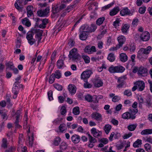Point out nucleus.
Returning a JSON list of instances; mask_svg holds the SVG:
<instances>
[{
    "label": "nucleus",
    "mask_w": 152,
    "mask_h": 152,
    "mask_svg": "<svg viewBox=\"0 0 152 152\" xmlns=\"http://www.w3.org/2000/svg\"><path fill=\"white\" fill-rule=\"evenodd\" d=\"M75 6L76 4H73L71 5L68 6L66 10L67 12H69L72 10L73 8L75 7Z\"/></svg>",
    "instance_id": "53"
},
{
    "label": "nucleus",
    "mask_w": 152,
    "mask_h": 152,
    "mask_svg": "<svg viewBox=\"0 0 152 152\" xmlns=\"http://www.w3.org/2000/svg\"><path fill=\"white\" fill-rule=\"evenodd\" d=\"M32 32L34 34H35V38L37 39L38 40V43L39 44L42 38L43 31L40 29H33L32 30Z\"/></svg>",
    "instance_id": "4"
},
{
    "label": "nucleus",
    "mask_w": 152,
    "mask_h": 152,
    "mask_svg": "<svg viewBox=\"0 0 152 152\" xmlns=\"http://www.w3.org/2000/svg\"><path fill=\"white\" fill-rule=\"evenodd\" d=\"M152 49L151 46H148L146 48H141L138 51L137 57L140 59L144 58L145 54H149Z\"/></svg>",
    "instance_id": "2"
},
{
    "label": "nucleus",
    "mask_w": 152,
    "mask_h": 152,
    "mask_svg": "<svg viewBox=\"0 0 152 152\" xmlns=\"http://www.w3.org/2000/svg\"><path fill=\"white\" fill-rule=\"evenodd\" d=\"M126 40V38L123 36L121 35L119 37H118V40L119 43L118 45L121 47L125 42Z\"/></svg>",
    "instance_id": "18"
},
{
    "label": "nucleus",
    "mask_w": 152,
    "mask_h": 152,
    "mask_svg": "<svg viewBox=\"0 0 152 152\" xmlns=\"http://www.w3.org/2000/svg\"><path fill=\"white\" fill-rule=\"evenodd\" d=\"M92 82L95 87L97 88L100 87L103 85L102 80L98 76H96L92 80Z\"/></svg>",
    "instance_id": "6"
},
{
    "label": "nucleus",
    "mask_w": 152,
    "mask_h": 152,
    "mask_svg": "<svg viewBox=\"0 0 152 152\" xmlns=\"http://www.w3.org/2000/svg\"><path fill=\"white\" fill-rule=\"evenodd\" d=\"M129 112H126L124 113L122 115V118L124 119H134V117L133 116H132Z\"/></svg>",
    "instance_id": "19"
},
{
    "label": "nucleus",
    "mask_w": 152,
    "mask_h": 152,
    "mask_svg": "<svg viewBox=\"0 0 152 152\" xmlns=\"http://www.w3.org/2000/svg\"><path fill=\"white\" fill-rule=\"evenodd\" d=\"M63 119V118L59 117L55 120L53 122V124L55 125H57L59 124L62 121Z\"/></svg>",
    "instance_id": "44"
},
{
    "label": "nucleus",
    "mask_w": 152,
    "mask_h": 152,
    "mask_svg": "<svg viewBox=\"0 0 152 152\" xmlns=\"http://www.w3.org/2000/svg\"><path fill=\"white\" fill-rule=\"evenodd\" d=\"M59 130L61 132H65L67 130V127L65 124H61L58 127Z\"/></svg>",
    "instance_id": "24"
},
{
    "label": "nucleus",
    "mask_w": 152,
    "mask_h": 152,
    "mask_svg": "<svg viewBox=\"0 0 152 152\" xmlns=\"http://www.w3.org/2000/svg\"><path fill=\"white\" fill-rule=\"evenodd\" d=\"M71 138L72 142L74 143H77L80 140V136L76 134L73 135Z\"/></svg>",
    "instance_id": "20"
},
{
    "label": "nucleus",
    "mask_w": 152,
    "mask_h": 152,
    "mask_svg": "<svg viewBox=\"0 0 152 152\" xmlns=\"http://www.w3.org/2000/svg\"><path fill=\"white\" fill-rule=\"evenodd\" d=\"M36 24L39 25V23L40 21L42 22V23L40 24L39 27L41 28H45L46 25L48 23V19L47 18H44L40 19L39 18H37L36 19Z\"/></svg>",
    "instance_id": "5"
},
{
    "label": "nucleus",
    "mask_w": 152,
    "mask_h": 152,
    "mask_svg": "<svg viewBox=\"0 0 152 152\" xmlns=\"http://www.w3.org/2000/svg\"><path fill=\"white\" fill-rule=\"evenodd\" d=\"M79 108L78 107H74L73 109V113L75 115H78L80 114Z\"/></svg>",
    "instance_id": "41"
},
{
    "label": "nucleus",
    "mask_w": 152,
    "mask_h": 152,
    "mask_svg": "<svg viewBox=\"0 0 152 152\" xmlns=\"http://www.w3.org/2000/svg\"><path fill=\"white\" fill-rule=\"evenodd\" d=\"M146 151L148 152H150L151 150V147L150 144L146 143L144 145Z\"/></svg>",
    "instance_id": "55"
},
{
    "label": "nucleus",
    "mask_w": 152,
    "mask_h": 152,
    "mask_svg": "<svg viewBox=\"0 0 152 152\" xmlns=\"http://www.w3.org/2000/svg\"><path fill=\"white\" fill-rule=\"evenodd\" d=\"M105 20L104 17H102L98 18L96 21V25L98 26H100L103 22Z\"/></svg>",
    "instance_id": "35"
},
{
    "label": "nucleus",
    "mask_w": 152,
    "mask_h": 152,
    "mask_svg": "<svg viewBox=\"0 0 152 152\" xmlns=\"http://www.w3.org/2000/svg\"><path fill=\"white\" fill-rule=\"evenodd\" d=\"M85 83L83 84L84 88H90L92 87V85L88 83L87 80L85 81Z\"/></svg>",
    "instance_id": "45"
},
{
    "label": "nucleus",
    "mask_w": 152,
    "mask_h": 152,
    "mask_svg": "<svg viewBox=\"0 0 152 152\" xmlns=\"http://www.w3.org/2000/svg\"><path fill=\"white\" fill-rule=\"evenodd\" d=\"M91 132L93 136L96 138L101 137L102 132L101 131L93 127L91 130Z\"/></svg>",
    "instance_id": "9"
},
{
    "label": "nucleus",
    "mask_w": 152,
    "mask_h": 152,
    "mask_svg": "<svg viewBox=\"0 0 152 152\" xmlns=\"http://www.w3.org/2000/svg\"><path fill=\"white\" fill-rule=\"evenodd\" d=\"M55 77L53 73L50 76L49 80V82L50 84L53 83L55 80Z\"/></svg>",
    "instance_id": "52"
},
{
    "label": "nucleus",
    "mask_w": 152,
    "mask_h": 152,
    "mask_svg": "<svg viewBox=\"0 0 152 152\" xmlns=\"http://www.w3.org/2000/svg\"><path fill=\"white\" fill-rule=\"evenodd\" d=\"M68 90L72 95L74 94L76 91V88L73 85L70 84L68 86Z\"/></svg>",
    "instance_id": "17"
},
{
    "label": "nucleus",
    "mask_w": 152,
    "mask_h": 152,
    "mask_svg": "<svg viewBox=\"0 0 152 152\" xmlns=\"http://www.w3.org/2000/svg\"><path fill=\"white\" fill-rule=\"evenodd\" d=\"M126 78L127 77L126 75L123 76L118 78V82H125L124 80L126 79Z\"/></svg>",
    "instance_id": "57"
},
{
    "label": "nucleus",
    "mask_w": 152,
    "mask_h": 152,
    "mask_svg": "<svg viewBox=\"0 0 152 152\" xmlns=\"http://www.w3.org/2000/svg\"><path fill=\"white\" fill-rule=\"evenodd\" d=\"M67 145L65 142H62L60 146V149L62 150H65L67 148Z\"/></svg>",
    "instance_id": "48"
},
{
    "label": "nucleus",
    "mask_w": 152,
    "mask_h": 152,
    "mask_svg": "<svg viewBox=\"0 0 152 152\" xmlns=\"http://www.w3.org/2000/svg\"><path fill=\"white\" fill-rule=\"evenodd\" d=\"M66 112V108L64 106H62L61 109V115H63Z\"/></svg>",
    "instance_id": "59"
},
{
    "label": "nucleus",
    "mask_w": 152,
    "mask_h": 152,
    "mask_svg": "<svg viewBox=\"0 0 152 152\" xmlns=\"http://www.w3.org/2000/svg\"><path fill=\"white\" fill-rule=\"evenodd\" d=\"M34 34L32 32V31L31 32H28L27 34L26 35V38L28 40H29L32 39L33 38V35Z\"/></svg>",
    "instance_id": "42"
},
{
    "label": "nucleus",
    "mask_w": 152,
    "mask_h": 152,
    "mask_svg": "<svg viewBox=\"0 0 152 152\" xmlns=\"http://www.w3.org/2000/svg\"><path fill=\"white\" fill-rule=\"evenodd\" d=\"M49 8L47 7L44 10H41L37 11V15L40 17L47 16L50 12Z\"/></svg>",
    "instance_id": "8"
},
{
    "label": "nucleus",
    "mask_w": 152,
    "mask_h": 152,
    "mask_svg": "<svg viewBox=\"0 0 152 152\" xmlns=\"http://www.w3.org/2000/svg\"><path fill=\"white\" fill-rule=\"evenodd\" d=\"M88 135L90 142L94 143L96 142V139L95 138L93 137L90 134H88Z\"/></svg>",
    "instance_id": "39"
},
{
    "label": "nucleus",
    "mask_w": 152,
    "mask_h": 152,
    "mask_svg": "<svg viewBox=\"0 0 152 152\" xmlns=\"http://www.w3.org/2000/svg\"><path fill=\"white\" fill-rule=\"evenodd\" d=\"M57 66L58 68L59 69H62L65 66L64 62V61L62 59L58 60L57 61Z\"/></svg>",
    "instance_id": "23"
},
{
    "label": "nucleus",
    "mask_w": 152,
    "mask_h": 152,
    "mask_svg": "<svg viewBox=\"0 0 152 152\" xmlns=\"http://www.w3.org/2000/svg\"><path fill=\"white\" fill-rule=\"evenodd\" d=\"M80 39L82 40H86L87 39L89 33L86 32L85 31H80Z\"/></svg>",
    "instance_id": "21"
},
{
    "label": "nucleus",
    "mask_w": 152,
    "mask_h": 152,
    "mask_svg": "<svg viewBox=\"0 0 152 152\" xmlns=\"http://www.w3.org/2000/svg\"><path fill=\"white\" fill-rule=\"evenodd\" d=\"M142 143L141 140L138 139L134 142L133 146L134 148L139 147Z\"/></svg>",
    "instance_id": "33"
},
{
    "label": "nucleus",
    "mask_w": 152,
    "mask_h": 152,
    "mask_svg": "<svg viewBox=\"0 0 152 152\" xmlns=\"http://www.w3.org/2000/svg\"><path fill=\"white\" fill-rule=\"evenodd\" d=\"M26 128L27 129V135L29 138V145L31 147L33 146V140H34V135L33 132L31 133V135L30 136L29 135V133L30 132L31 129H32V127L31 126H29L26 127Z\"/></svg>",
    "instance_id": "7"
},
{
    "label": "nucleus",
    "mask_w": 152,
    "mask_h": 152,
    "mask_svg": "<svg viewBox=\"0 0 152 152\" xmlns=\"http://www.w3.org/2000/svg\"><path fill=\"white\" fill-rule=\"evenodd\" d=\"M61 139L59 137H58L55 138L54 144L56 146H58L61 142Z\"/></svg>",
    "instance_id": "46"
},
{
    "label": "nucleus",
    "mask_w": 152,
    "mask_h": 152,
    "mask_svg": "<svg viewBox=\"0 0 152 152\" xmlns=\"http://www.w3.org/2000/svg\"><path fill=\"white\" fill-rule=\"evenodd\" d=\"M134 84L137 86L138 91H142L145 88V83L143 81H138L134 83Z\"/></svg>",
    "instance_id": "12"
},
{
    "label": "nucleus",
    "mask_w": 152,
    "mask_h": 152,
    "mask_svg": "<svg viewBox=\"0 0 152 152\" xmlns=\"http://www.w3.org/2000/svg\"><path fill=\"white\" fill-rule=\"evenodd\" d=\"M130 26L129 24H126L124 25L122 27L121 30L124 33H127V30L129 29Z\"/></svg>",
    "instance_id": "26"
},
{
    "label": "nucleus",
    "mask_w": 152,
    "mask_h": 152,
    "mask_svg": "<svg viewBox=\"0 0 152 152\" xmlns=\"http://www.w3.org/2000/svg\"><path fill=\"white\" fill-rule=\"evenodd\" d=\"M152 134V129H146L142 130L141 132L142 135L148 134Z\"/></svg>",
    "instance_id": "32"
},
{
    "label": "nucleus",
    "mask_w": 152,
    "mask_h": 152,
    "mask_svg": "<svg viewBox=\"0 0 152 152\" xmlns=\"http://www.w3.org/2000/svg\"><path fill=\"white\" fill-rule=\"evenodd\" d=\"M120 14L122 16L126 15H132V14L127 7H126L122 9L121 11Z\"/></svg>",
    "instance_id": "16"
},
{
    "label": "nucleus",
    "mask_w": 152,
    "mask_h": 152,
    "mask_svg": "<svg viewBox=\"0 0 152 152\" xmlns=\"http://www.w3.org/2000/svg\"><path fill=\"white\" fill-rule=\"evenodd\" d=\"M139 20L137 18H135L132 21V24L133 26H137Z\"/></svg>",
    "instance_id": "54"
},
{
    "label": "nucleus",
    "mask_w": 152,
    "mask_h": 152,
    "mask_svg": "<svg viewBox=\"0 0 152 152\" xmlns=\"http://www.w3.org/2000/svg\"><path fill=\"white\" fill-rule=\"evenodd\" d=\"M135 46L134 44L131 43L130 44L129 48L130 51V52H134L135 50Z\"/></svg>",
    "instance_id": "64"
},
{
    "label": "nucleus",
    "mask_w": 152,
    "mask_h": 152,
    "mask_svg": "<svg viewBox=\"0 0 152 152\" xmlns=\"http://www.w3.org/2000/svg\"><path fill=\"white\" fill-rule=\"evenodd\" d=\"M53 75L56 78L59 79L61 77V73L59 70H56Z\"/></svg>",
    "instance_id": "40"
},
{
    "label": "nucleus",
    "mask_w": 152,
    "mask_h": 152,
    "mask_svg": "<svg viewBox=\"0 0 152 152\" xmlns=\"http://www.w3.org/2000/svg\"><path fill=\"white\" fill-rule=\"evenodd\" d=\"M21 111L20 110H19L17 111L15 113V118L20 119L22 118V116L21 115Z\"/></svg>",
    "instance_id": "51"
},
{
    "label": "nucleus",
    "mask_w": 152,
    "mask_h": 152,
    "mask_svg": "<svg viewBox=\"0 0 152 152\" xmlns=\"http://www.w3.org/2000/svg\"><path fill=\"white\" fill-rule=\"evenodd\" d=\"M22 23L25 25L27 27H29L31 25V23L29 21V20L26 18H25L22 19Z\"/></svg>",
    "instance_id": "27"
},
{
    "label": "nucleus",
    "mask_w": 152,
    "mask_h": 152,
    "mask_svg": "<svg viewBox=\"0 0 152 152\" xmlns=\"http://www.w3.org/2000/svg\"><path fill=\"white\" fill-rule=\"evenodd\" d=\"M129 112L131 114L132 116H133L134 117L135 119L136 117L135 115L138 112V110L137 109L134 108V109L130 108Z\"/></svg>",
    "instance_id": "31"
},
{
    "label": "nucleus",
    "mask_w": 152,
    "mask_h": 152,
    "mask_svg": "<svg viewBox=\"0 0 152 152\" xmlns=\"http://www.w3.org/2000/svg\"><path fill=\"white\" fill-rule=\"evenodd\" d=\"M150 37L149 33L147 31H145L141 34L140 38L143 41H147L149 39Z\"/></svg>",
    "instance_id": "14"
},
{
    "label": "nucleus",
    "mask_w": 152,
    "mask_h": 152,
    "mask_svg": "<svg viewBox=\"0 0 152 152\" xmlns=\"http://www.w3.org/2000/svg\"><path fill=\"white\" fill-rule=\"evenodd\" d=\"M91 74V71L90 70L85 71L81 74V78L82 80H86L90 77Z\"/></svg>",
    "instance_id": "11"
},
{
    "label": "nucleus",
    "mask_w": 152,
    "mask_h": 152,
    "mask_svg": "<svg viewBox=\"0 0 152 152\" xmlns=\"http://www.w3.org/2000/svg\"><path fill=\"white\" fill-rule=\"evenodd\" d=\"M120 20L119 19H116L115 21L113 22V26L115 28H117L119 26Z\"/></svg>",
    "instance_id": "56"
},
{
    "label": "nucleus",
    "mask_w": 152,
    "mask_h": 152,
    "mask_svg": "<svg viewBox=\"0 0 152 152\" xmlns=\"http://www.w3.org/2000/svg\"><path fill=\"white\" fill-rule=\"evenodd\" d=\"M97 98L98 97L97 96H95L94 98L95 99L93 100H92L93 98L92 96L89 94H88L85 96V99L88 102H93L95 103H97L98 102V101L97 99Z\"/></svg>",
    "instance_id": "15"
},
{
    "label": "nucleus",
    "mask_w": 152,
    "mask_h": 152,
    "mask_svg": "<svg viewBox=\"0 0 152 152\" xmlns=\"http://www.w3.org/2000/svg\"><path fill=\"white\" fill-rule=\"evenodd\" d=\"M146 7L144 6L140 7L139 10V13L141 14H144L146 11Z\"/></svg>",
    "instance_id": "60"
},
{
    "label": "nucleus",
    "mask_w": 152,
    "mask_h": 152,
    "mask_svg": "<svg viewBox=\"0 0 152 152\" xmlns=\"http://www.w3.org/2000/svg\"><path fill=\"white\" fill-rule=\"evenodd\" d=\"M12 92L14 94L13 98L14 99H15L17 98L18 94V93L19 89H15V88H12Z\"/></svg>",
    "instance_id": "43"
},
{
    "label": "nucleus",
    "mask_w": 152,
    "mask_h": 152,
    "mask_svg": "<svg viewBox=\"0 0 152 152\" xmlns=\"http://www.w3.org/2000/svg\"><path fill=\"white\" fill-rule=\"evenodd\" d=\"M124 94L127 96H130L132 95L131 90L129 89L125 90L124 92Z\"/></svg>",
    "instance_id": "62"
},
{
    "label": "nucleus",
    "mask_w": 152,
    "mask_h": 152,
    "mask_svg": "<svg viewBox=\"0 0 152 152\" xmlns=\"http://www.w3.org/2000/svg\"><path fill=\"white\" fill-rule=\"evenodd\" d=\"M48 97L49 100L51 101L53 99V92L52 91L50 90L49 91L48 93Z\"/></svg>",
    "instance_id": "61"
},
{
    "label": "nucleus",
    "mask_w": 152,
    "mask_h": 152,
    "mask_svg": "<svg viewBox=\"0 0 152 152\" xmlns=\"http://www.w3.org/2000/svg\"><path fill=\"white\" fill-rule=\"evenodd\" d=\"M82 57L86 63H89L90 62V58L88 56L86 55H83Z\"/></svg>",
    "instance_id": "47"
},
{
    "label": "nucleus",
    "mask_w": 152,
    "mask_h": 152,
    "mask_svg": "<svg viewBox=\"0 0 152 152\" xmlns=\"http://www.w3.org/2000/svg\"><path fill=\"white\" fill-rule=\"evenodd\" d=\"M147 72V69L143 67H140L138 71V73L139 74L142 75L143 74H145Z\"/></svg>",
    "instance_id": "38"
},
{
    "label": "nucleus",
    "mask_w": 152,
    "mask_h": 152,
    "mask_svg": "<svg viewBox=\"0 0 152 152\" xmlns=\"http://www.w3.org/2000/svg\"><path fill=\"white\" fill-rule=\"evenodd\" d=\"M25 0H17L15 3V8L19 11H22L23 9V4Z\"/></svg>",
    "instance_id": "13"
},
{
    "label": "nucleus",
    "mask_w": 152,
    "mask_h": 152,
    "mask_svg": "<svg viewBox=\"0 0 152 152\" xmlns=\"http://www.w3.org/2000/svg\"><path fill=\"white\" fill-rule=\"evenodd\" d=\"M70 59H72L73 61L78 60L81 58V56L77 52V49L74 48L69 51L68 55Z\"/></svg>",
    "instance_id": "3"
},
{
    "label": "nucleus",
    "mask_w": 152,
    "mask_h": 152,
    "mask_svg": "<svg viewBox=\"0 0 152 152\" xmlns=\"http://www.w3.org/2000/svg\"><path fill=\"white\" fill-rule=\"evenodd\" d=\"M120 58L121 61L123 62H125L128 60V57L126 54L122 53L120 55Z\"/></svg>",
    "instance_id": "25"
},
{
    "label": "nucleus",
    "mask_w": 152,
    "mask_h": 152,
    "mask_svg": "<svg viewBox=\"0 0 152 152\" xmlns=\"http://www.w3.org/2000/svg\"><path fill=\"white\" fill-rule=\"evenodd\" d=\"M53 86L56 89L59 91H61L62 90V86L58 84H54L53 85Z\"/></svg>",
    "instance_id": "49"
},
{
    "label": "nucleus",
    "mask_w": 152,
    "mask_h": 152,
    "mask_svg": "<svg viewBox=\"0 0 152 152\" xmlns=\"http://www.w3.org/2000/svg\"><path fill=\"white\" fill-rule=\"evenodd\" d=\"M107 59L110 62L114 61L115 59V56L113 53H110L107 57Z\"/></svg>",
    "instance_id": "36"
},
{
    "label": "nucleus",
    "mask_w": 152,
    "mask_h": 152,
    "mask_svg": "<svg viewBox=\"0 0 152 152\" xmlns=\"http://www.w3.org/2000/svg\"><path fill=\"white\" fill-rule=\"evenodd\" d=\"M111 128V126L109 124L105 125L104 127V130L106 133L107 134L109 133Z\"/></svg>",
    "instance_id": "37"
},
{
    "label": "nucleus",
    "mask_w": 152,
    "mask_h": 152,
    "mask_svg": "<svg viewBox=\"0 0 152 152\" xmlns=\"http://www.w3.org/2000/svg\"><path fill=\"white\" fill-rule=\"evenodd\" d=\"M8 143L7 140L5 138H3L2 140V143L1 147L4 149L6 148L7 147Z\"/></svg>",
    "instance_id": "34"
},
{
    "label": "nucleus",
    "mask_w": 152,
    "mask_h": 152,
    "mask_svg": "<svg viewBox=\"0 0 152 152\" xmlns=\"http://www.w3.org/2000/svg\"><path fill=\"white\" fill-rule=\"evenodd\" d=\"M120 11L119 7H117L111 10L110 12V15L111 16H113L116 15Z\"/></svg>",
    "instance_id": "22"
},
{
    "label": "nucleus",
    "mask_w": 152,
    "mask_h": 152,
    "mask_svg": "<svg viewBox=\"0 0 152 152\" xmlns=\"http://www.w3.org/2000/svg\"><path fill=\"white\" fill-rule=\"evenodd\" d=\"M108 71L110 73H112L116 72V66H110L108 69Z\"/></svg>",
    "instance_id": "50"
},
{
    "label": "nucleus",
    "mask_w": 152,
    "mask_h": 152,
    "mask_svg": "<svg viewBox=\"0 0 152 152\" xmlns=\"http://www.w3.org/2000/svg\"><path fill=\"white\" fill-rule=\"evenodd\" d=\"M137 126V124H129L128 126L127 129L130 131H134L136 128Z\"/></svg>",
    "instance_id": "29"
},
{
    "label": "nucleus",
    "mask_w": 152,
    "mask_h": 152,
    "mask_svg": "<svg viewBox=\"0 0 152 152\" xmlns=\"http://www.w3.org/2000/svg\"><path fill=\"white\" fill-rule=\"evenodd\" d=\"M146 106L148 108L152 107V99L149 97L147 98L146 100Z\"/></svg>",
    "instance_id": "28"
},
{
    "label": "nucleus",
    "mask_w": 152,
    "mask_h": 152,
    "mask_svg": "<svg viewBox=\"0 0 152 152\" xmlns=\"http://www.w3.org/2000/svg\"><path fill=\"white\" fill-rule=\"evenodd\" d=\"M116 73H122L125 69L124 67L121 66H116Z\"/></svg>",
    "instance_id": "30"
},
{
    "label": "nucleus",
    "mask_w": 152,
    "mask_h": 152,
    "mask_svg": "<svg viewBox=\"0 0 152 152\" xmlns=\"http://www.w3.org/2000/svg\"><path fill=\"white\" fill-rule=\"evenodd\" d=\"M121 48V47L118 44L116 45L115 47H111L109 49L110 51H114L117 50Z\"/></svg>",
    "instance_id": "63"
},
{
    "label": "nucleus",
    "mask_w": 152,
    "mask_h": 152,
    "mask_svg": "<svg viewBox=\"0 0 152 152\" xmlns=\"http://www.w3.org/2000/svg\"><path fill=\"white\" fill-rule=\"evenodd\" d=\"M97 28L96 26L93 24H91V26L87 24H85L83 25L80 27V31H83L89 33L94 32Z\"/></svg>",
    "instance_id": "1"
},
{
    "label": "nucleus",
    "mask_w": 152,
    "mask_h": 152,
    "mask_svg": "<svg viewBox=\"0 0 152 152\" xmlns=\"http://www.w3.org/2000/svg\"><path fill=\"white\" fill-rule=\"evenodd\" d=\"M24 119L25 121L24 123V128L26 129L25 126H26L27 124V112H26L25 115L24 116Z\"/></svg>",
    "instance_id": "58"
},
{
    "label": "nucleus",
    "mask_w": 152,
    "mask_h": 152,
    "mask_svg": "<svg viewBox=\"0 0 152 152\" xmlns=\"http://www.w3.org/2000/svg\"><path fill=\"white\" fill-rule=\"evenodd\" d=\"M91 117L98 121L101 122L102 120V115L97 112L93 113L91 115Z\"/></svg>",
    "instance_id": "10"
}]
</instances>
